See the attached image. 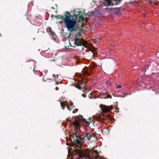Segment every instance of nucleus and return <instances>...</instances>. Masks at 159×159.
Here are the masks:
<instances>
[{
	"mask_svg": "<svg viewBox=\"0 0 159 159\" xmlns=\"http://www.w3.org/2000/svg\"><path fill=\"white\" fill-rule=\"evenodd\" d=\"M106 83L107 85H109L111 84V82H106Z\"/></svg>",
	"mask_w": 159,
	"mask_h": 159,
	"instance_id": "18",
	"label": "nucleus"
},
{
	"mask_svg": "<svg viewBox=\"0 0 159 159\" xmlns=\"http://www.w3.org/2000/svg\"><path fill=\"white\" fill-rule=\"evenodd\" d=\"M112 2H114L116 5H117L119 4V2L117 0H104L103 2H102L101 5L98 7V8L100 7L102 9H107L108 8L106 7L104 8V6H113L114 3Z\"/></svg>",
	"mask_w": 159,
	"mask_h": 159,
	"instance_id": "3",
	"label": "nucleus"
},
{
	"mask_svg": "<svg viewBox=\"0 0 159 159\" xmlns=\"http://www.w3.org/2000/svg\"><path fill=\"white\" fill-rule=\"evenodd\" d=\"M51 30L50 28H48L47 29V31L49 32V31L51 32V34H52V32L51 31Z\"/></svg>",
	"mask_w": 159,
	"mask_h": 159,
	"instance_id": "16",
	"label": "nucleus"
},
{
	"mask_svg": "<svg viewBox=\"0 0 159 159\" xmlns=\"http://www.w3.org/2000/svg\"><path fill=\"white\" fill-rule=\"evenodd\" d=\"M92 14H94L95 15L98 16H99L101 15V10H99L98 8L96 9L94 12H91Z\"/></svg>",
	"mask_w": 159,
	"mask_h": 159,
	"instance_id": "7",
	"label": "nucleus"
},
{
	"mask_svg": "<svg viewBox=\"0 0 159 159\" xmlns=\"http://www.w3.org/2000/svg\"><path fill=\"white\" fill-rule=\"evenodd\" d=\"M157 68L159 70V65H157Z\"/></svg>",
	"mask_w": 159,
	"mask_h": 159,
	"instance_id": "21",
	"label": "nucleus"
},
{
	"mask_svg": "<svg viewBox=\"0 0 159 159\" xmlns=\"http://www.w3.org/2000/svg\"><path fill=\"white\" fill-rule=\"evenodd\" d=\"M144 16V17H145V16H146L144 15V16Z\"/></svg>",
	"mask_w": 159,
	"mask_h": 159,
	"instance_id": "27",
	"label": "nucleus"
},
{
	"mask_svg": "<svg viewBox=\"0 0 159 159\" xmlns=\"http://www.w3.org/2000/svg\"><path fill=\"white\" fill-rule=\"evenodd\" d=\"M59 101L60 102V104L61 106L62 107V109L64 110L65 109V106L67 107V109L69 110H71V109L70 108V107L68 106V105L67 104H65L64 103V102H61V100H59Z\"/></svg>",
	"mask_w": 159,
	"mask_h": 159,
	"instance_id": "8",
	"label": "nucleus"
},
{
	"mask_svg": "<svg viewBox=\"0 0 159 159\" xmlns=\"http://www.w3.org/2000/svg\"><path fill=\"white\" fill-rule=\"evenodd\" d=\"M104 98H106V97H104Z\"/></svg>",
	"mask_w": 159,
	"mask_h": 159,
	"instance_id": "28",
	"label": "nucleus"
},
{
	"mask_svg": "<svg viewBox=\"0 0 159 159\" xmlns=\"http://www.w3.org/2000/svg\"><path fill=\"white\" fill-rule=\"evenodd\" d=\"M64 21L66 28L68 31H73L74 28L76 25V21L69 16H66Z\"/></svg>",
	"mask_w": 159,
	"mask_h": 159,
	"instance_id": "1",
	"label": "nucleus"
},
{
	"mask_svg": "<svg viewBox=\"0 0 159 159\" xmlns=\"http://www.w3.org/2000/svg\"><path fill=\"white\" fill-rule=\"evenodd\" d=\"M82 120L86 122V126H89V122L88 121H86L85 119H83L82 116L79 115L77 116L75 119L73 124L75 128L78 129L80 128V121Z\"/></svg>",
	"mask_w": 159,
	"mask_h": 159,
	"instance_id": "4",
	"label": "nucleus"
},
{
	"mask_svg": "<svg viewBox=\"0 0 159 159\" xmlns=\"http://www.w3.org/2000/svg\"><path fill=\"white\" fill-rule=\"evenodd\" d=\"M75 133H73V137H76V138L74 140V141L79 145L77 146L78 147H79V146H80L82 143L81 141H84L85 136L84 135L78 136L77 134L76 133L75 131Z\"/></svg>",
	"mask_w": 159,
	"mask_h": 159,
	"instance_id": "5",
	"label": "nucleus"
},
{
	"mask_svg": "<svg viewBox=\"0 0 159 159\" xmlns=\"http://www.w3.org/2000/svg\"><path fill=\"white\" fill-rule=\"evenodd\" d=\"M97 41V39H95V40H94V43H96V41Z\"/></svg>",
	"mask_w": 159,
	"mask_h": 159,
	"instance_id": "22",
	"label": "nucleus"
},
{
	"mask_svg": "<svg viewBox=\"0 0 159 159\" xmlns=\"http://www.w3.org/2000/svg\"><path fill=\"white\" fill-rule=\"evenodd\" d=\"M113 108V106L111 105L110 106H104L103 107H102V110L104 112H108L111 110Z\"/></svg>",
	"mask_w": 159,
	"mask_h": 159,
	"instance_id": "6",
	"label": "nucleus"
},
{
	"mask_svg": "<svg viewBox=\"0 0 159 159\" xmlns=\"http://www.w3.org/2000/svg\"><path fill=\"white\" fill-rule=\"evenodd\" d=\"M122 93L124 95L122 96H120V97H122L123 98H124L125 97V96H127V93H125L124 92H122Z\"/></svg>",
	"mask_w": 159,
	"mask_h": 159,
	"instance_id": "13",
	"label": "nucleus"
},
{
	"mask_svg": "<svg viewBox=\"0 0 159 159\" xmlns=\"http://www.w3.org/2000/svg\"><path fill=\"white\" fill-rule=\"evenodd\" d=\"M61 17V18L62 19H63V18H64V16H60Z\"/></svg>",
	"mask_w": 159,
	"mask_h": 159,
	"instance_id": "20",
	"label": "nucleus"
},
{
	"mask_svg": "<svg viewBox=\"0 0 159 159\" xmlns=\"http://www.w3.org/2000/svg\"><path fill=\"white\" fill-rule=\"evenodd\" d=\"M81 31H78L75 35L74 38L73 39L74 43L77 46H84L86 44V42L84 40L80 38L81 35Z\"/></svg>",
	"mask_w": 159,
	"mask_h": 159,
	"instance_id": "2",
	"label": "nucleus"
},
{
	"mask_svg": "<svg viewBox=\"0 0 159 159\" xmlns=\"http://www.w3.org/2000/svg\"><path fill=\"white\" fill-rule=\"evenodd\" d=\"M89 98H92V97L90 96H89Z\"/></svg>",
	"mask_w": 159,
	"mask_h": 159,
	"instance_id": "24",
	"label": "nucleus"
},
{
	"mask_svg": "<svg viewBox=\"0 0 159 159\" xmlns=\"http://www.w3.org/2000/svg\"><path fill=\"white\" fill-rule=\"evenodd\" d=\"M82 96H83L84 97H85V94H82Z\"/></svg>",
	"mask_w": 159,
	"mask_h": 159,
	"instance_id": "23",
	"label": "nucleus"
},
{
	"mask_svg": "<svg viewBox=\"0 0 159 159\" xmlns=\"http://www.w3.org/2000/svg\"><path fill=\"white\" fill-rule=\"evenodd\" d=\"M79 19L80 21H83L84 20V16L83 14H82L81 16H79Z\"/></svg>",
	"mask_w": 159,
	"mask_h": 159,
	"instance_id": "9",
	"label": "nucleus"
},
{
	"mask_svg": "<svg viewBox=\"0 0 159 159\" xmlns=\"http://www.w3.org/2000/svg\"><path fill=\"white\" fill-rule=\"evenodd\" d=\"M149 67V63L145 67V69L143 70L142 71L144 73L146 72V70H145V69H147L148 67Z\"/></svg>",
	"mask_w": 159,
	"mask_h": 159,
	"instance_id": "11",
	"label": "nucleus"
},
{
	"mask_svg": "<svg viewBox=\"0 0 159 159\" xmlns=\"http://www.w3.org/2000/svg\"><path fill=\"white\" fill-rule=\"evenodd\" d=\"M53 76H54L53 80H56L58 78V75H55L54 74L53 75Z\"/></svg>",
	"mask_w": 159,
	"mask_h": 159,
	"instance_id": "12",
	"label": "nucleus"
},
{
	"mask_svg": "<svg viewBox=\"0 0 159 159\" xmlns=\"http://www.w3.org/2000/svg\"><path fill=\"white\" fill-rule=\"evenodd\" d=\"M89 134L88 132H86L84 135L85 137H88V135H89Z\"/></svg>",
	"mask_w": 159,
	"mask_h": 159,
	"instance_id": "14",
	"label": "nucleus"
},
{
	"mask_svg": "<svg viewBox=\"0 0 159 159\" xmlns=\"http://www.w3.org/2000/svg\"><path fill=\"white\" fill-rule=\"evenodd\" d=\"M149 2L150 3H154L156 5H158V3H159V2H156L155 1L150 0L149 1Z\"/></svg>",
	"mask_w": 159,
	"mask_h": 159,
	"instance_id": "10",
	"label": "nucleus"
},
{
	"mask_svg": "<svg viewBox=\"0 0 159 159\" xmlns=\"http://www.w3.org/2000/svg\"><path fill=\"white\" fill-rule=\"evenodd\" d=\"M33 68H34V65H33Z\"/></svg>",
	"mask_w": 159,
	"mask_h": 159,
	"instance_id": "26",
	"label": "nucleus"
},
{
	"mask_svg": "<svg viewBox=\"0 0 159 159\" xmlns=\"http://www.w3.org/2000/svg\"><path fill=\"white\" fill-rule=\"evenodd\" d=\"M76 87L79 89H81V87L80 85H77Z\"/></svg>",
	"mask_w": 159,
	"mask_h": 159,
	"instance_id": "17",
	"label": "nucleus"
},
{
	"mask_svg": "<svg viewBox=\"0 0 159 159\" xmlns=\"http://www.w3.org/2000/svg\"><path fill=\"white\" fill-rule=\"evenodd\" d=\"M88 91H89L87 89L85 91H86V92H87Z\"/></svg>",
	"mask_w": 159,
	"mask_h": 159,
	"instance_id": "25",
	"label": "nucleus"
},
{
	"mask_svg": "<svg viewBox=\"0 0 159 159\" xmlns=\"http://www.w3.org/2000/svg\"><path fill=\"white\" fill-rule=\"evenodd\" d=\"M75 153H81V152L79 150H75Z\"/></svg>",
	"mask_w": 159,
	"mask_h": 159,
	"instance_id": "15",
	"label": "nucleus"
},
{
	"mask_svg": "<svg viewBox=\"0 0 159 159\" xmlns=\"http://www.w3.org/2000/svg\"><path fill=\"white\" fill-rule=\"evenodd\" d=\"M121 85H119L117 86V88L119 89L121 88Z\"/></svg>",
	"mask_w": 159,
	"mask_h": 159,
	"instance_id": "19",
	"label": "nucleus"
}]
</instances>
